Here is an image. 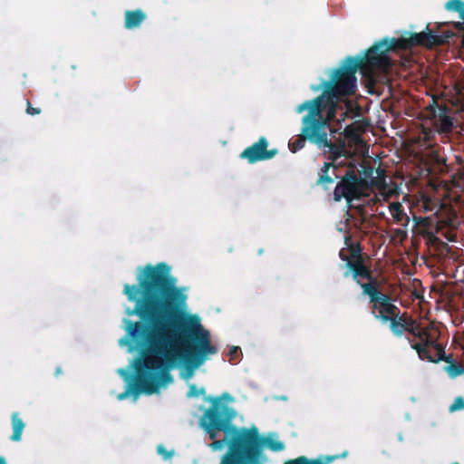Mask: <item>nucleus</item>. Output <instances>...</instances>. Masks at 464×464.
<instances>
[{
  "label": "nucleus",
  "mask_w": 464,
  "mask_h": 464,
  "mask_svg": "<svg viewBox=\"0 0 464 464\" xmlns=\"http://www.w3.org/2000/svg\"><path fill=\"white\" fill-rule=\"evenodd\" d=\"M435 133L433 130L428 128H422L419 138L418 142L420 146H423L424 149L428 148L429 144H437L436 142H433Z\"/></svg>",
  "instance_id": "nucleus-23"
},
{
  "label": "nucleus",
  "mask_w": 464,
  "mask_h": 464,
  "mask_svg": "<svg viewBox=\"0 0 464 464\" xmlns=\"http://www.w3.org/2000/svg\"><path fill=\"white\" fill-rule=\"evenodd\" d=\"M147 15L141 9L128 10L124 15V27L134 29L140 26Z\"/></svg>",
  "instance_id": "nucleus-16"
},
{
  "label": "nucleus",
  "mask_w": 464,
  "mask_h": 464,
  "mask_svg": "<svg viewBox=\"0 0 464 464\" xmlns=\"http://www.w3.org/2000/svg\"><path fill=\"white\" fill-rule=\"evenodd\" d=\"M349 250L351 261L343 265V267L346 268V271L343 273L344 277H348L351 274L354 273V266H367L364 262L362 247L359 244L351 245Z\"/></svg>",
  "instance_id": "nucleus-13"
},
{
  "label": "nucleus",
  "mask_w": 464,
  "mask_h": 464,
  "mask_svg": "<svg viewBox=\"0 0 464 464\" xmlns=\"http://www.w3.org/2000/svg\"><path fill=\"white\" fill-rule=\"evenodd\" d=\"M456 160H457V161H458V162H459V163H461V162H462V160H460V158H459V156H457V157H456Z\"/></svg>",
  "instance_id": "nucleus-38"
},
{
  "label": "nucleus",
  "mask_w": 464,
  "mask_h": 464,
  "mask_svg": "<svg viewBox=\"0 0 464 464\" xmlns=\"http://www.w3.org/2000/svg\"><path fill=\"white\" fill-rule=\"evenodd\" d=\"M409 329L406 332L413 336V340L408 337L411 346L415 350L420 360L430 359L427 356V351L439 340L440 333L437 329L422 328L417 325L411 319L408 321Z\"/></svg>",
  "instance_id": "nucleus-7"
},
{
  "label": "nucleus",
  "mask_w": 464,
  "mask_h": 464,
  "mask_svg": "<svg viewBox=\"0 0 464 464\" xmlns=\"http://www.w3.org/2000/svg\"><path fill=\"white\" fill-rule=\"evenodd\" d=\"M304 132L308 140L316 144L319 148H328L331 159H336L345 154V145L343 141L333 143L328 140L327 130H331L330 124L322 113L308 112L304 118Z\"/></svg>",
  "instance_id": "nucleus-6"
},
{
  "label": "nucleus",
  "mask_w": 464,
  "mask_h": 464,
  "mask_svg": "<svg viewBox=\"0 0 464 464\" xmlns=\"http://www.w3.org/2000/svg\"><path fill=\"white\" fill-rule=\"evenodd\" d=\"M339 257L341 260L344 261L345 263H348V261H351L350 256L345 253L344 249H342L339 252Z\"/></svg>",
  "instance_id": "nucleus-34"
},
{
  "label": "nucleus",
  "mask_w": 464,
  "mask_h": 464,
  "mask_svg": "<svg viewBox=\"0 0 464 464\" xmlns=\"http://www.w3.org/2000/svg\"><path fill=\"white\" fill-rule=\"evenodd\" d=\"M371 311L373 317L382 323H388L392 316H398L401 313L392 302V298L387 294L376 296L375 300H370Z\"/></svg>",
  "instance_id": "nucleus-10"
},
{
  "label": "nucleus",
  "mask_w": 464,
  "mask_h": 464,
  "mask_svg": "<svg viewBox=\"0 0 464 464\" xmlns=\"http://www.w3.org/2000/svg\"><path fill=\"white\" fill-rule=\"evenodd\" d=\"M424 158L430 171L440 174L448 172V160L444 149L439 144H429L428 148H425Z\"/></svg>",
  "instance_id": "nucleus-12"
},
{
  "label": "nucleus",
  "mask_w": 464,
  "mask_h": 464,
  "mask_svg": "<svg viewBox=\"0 0 464 464\" xmlns=\"http://www.w3.org/2000/svg\"><path fill=\"white\" fill-rule=\"evenodd\" d=\"M223 420H212V430H224L227 433H234L229 454L223 464H260L263 459V447L266 445L273 451L285 449L283 442L271 438H263L256 427L238 429L232 423L233 412L227 410Z\"/></svg>",
  "instance_id": "nucleus-3"
},
{
  "label": "nucleus",
  "mask_w": 464,
  "mask_h": 464,
  "mask_svg": "<svg viewBox=\"0 0 464 464\" xmlns=\"http://www.w3.org/2000/svg\"><path fill=\"white\" fill-rule=\"evenodd\" d=\"M11 426L13 433L10 440L13 441H20L22 439L23 431L25 428V422L20 417L19 412H13L11 415Z\"/></svg>",
  "instance_id": "nucleus-18"
},
{
  "label": "nucleus",
  "mask_w": 464,
  "mask_h": 464,
  "mask_svg": "<svg viewBox=\"0 0 464 464\" xmlns=\"http://www.w3.org/2000/svg\"><path fill=\"white\" fill-rule=\"evenodd\" d=\"M454 126L453 118L443 112L440 113L436 122L437 131L442 135V140L449 139L448 134L451 132Z\"/></svg>",
  "instance_id": "nucleus-17"
},
{
  "label": "nucleus",
  "mask_w": 464,
  "mask_h": 464,
  "mask_svg": "<svg viewBox=\"0 0 464 464\" xmlns=\"http://www.w3.org/2000/svg\"><path fill=\"white\" fill-rule=\"evenodd\" d=\"M463 42H464V36H463Z\"/></svg>",
  "instance_id": "nucleus-40"
},
{
  "label": "nucleus",
  "mask_w": 464,
  "mask_h": 464,
  "mask_svg": "<svg viewBox=\"0 0 464 464\" xmlns=\"http://www.w3.org/2000/svg\"><path fill=\"white\" fill-rule=\"evenodd\" d=\"M353 279L362 287V294L368 295L369 300H375L376 296L383 293L379 288V280L372 275L368 266H354V273L351 274Z\"/></svg>",
  "instance_id": "nucleus-9"
},
{
  "label": "nucleus",
  "mask_w": 464,
  "mask_h": 464,
  "mask_svg": "<svg viewBox=\"0 0 464 464\" xmlns=\"http://www.w3.org/2000/svg\"><path fill=\"white\" fill-rule=\"evenodd\" d=\"M308 140V137H306L304 135V126L302 127V135L296 139L295 140L292 141V142H289V150L292 151V152H296L297 150H301L304 148V144H305V140Z\"/></svg>",
  "instance_id": "nucleus-26"
},
{
  "label": "nucleus",
  "mask_w": 464,
  "mask_h": 464,
  "mask_svg": "<svg viewBox=\"0 0 464 464\" xmlns=\"http://www.w3.org/2000/svg\"><path fill=\"white\" fill-rule=\"evenodd\" d=\"M205 390L204 388L198 390L195 384H191L189 386V390L188 392V397H197L199 394H204Z\"/></svg>",
  "instance_id": "nucleus-30"
},
{
  "label": "nucleus",
  "mask_w": 464,
  "mask_h": 464,
  "mask_svg": "<svg viewBox=\"0 0 464 464\" xmlns=\"http://www.w3.org/2000/svg\"><path fill=\"white\" fill-rule=\"evenodd\" d=\"M61 372H62V371H61V367H57V368H56V371H55V374H56V375H58V374H60V373H61Z\"/></svg>",
  "instance_id": "nucleus-37"
},
{
  "label": "nucleus",
  "mask_w": 464,
  "mask_h": 464,
  "mask_svg": "<svg viewBox=\"0 0 464 464\" xmlns=\"http://www.w3.org/2000/svg\"><path fill=\"white\" fill-rule=\"evenodd\" d=\"M427 356H429L430 359L425 360L430 362L437 363L440 361H444L449 364L454 362L450 355H446L444 347L438 341L427 351Z\"/></svg>",
  "instance_id": "nucleus-14"
},
{
  "label": "nucleus",
  "mask_w": 464,
  "mask_h": 464,
  "mask_svg": "<svg viewBox=\"0 0 464 464\" xmlns=\"http://www.w3.org/2000/svg\"><path fill=\"white\" fill-rule=\"evenodd\" d=\"M239 353H240L239 347L232 346L229 349L228 353H227V355L229 356V361L230 362L237 361L238 357H239Z\"/></svg>",
  "instance_id": "nucleus-29"
},
{
  "label": "nucleus",
  "mask_w": 464,
  "mask_h": 464,
  "mask_svg": "<svg viewBox=\"0 0 464 464\" xmlns=\"http://www.w3.org/2000/svg\"><path fill=\"white\" fill-rule=\"evenodd\" d=\"M284 464H327L318 459H310L305 456H300L294 459L286 460Z\"/></svg>",
  "instance_id": "nucleus-25"
},
{
  "label": "nucleus",
  "mask_w": 464,
  "mask_h": 464,
  "mask_svg": "<svg viewBox=\"0 0 464 464\" xmlns=\"http://www.w3.org/2000/svg\"><path fill=\"white\" fill-rule=\"evenodd\" d=\"M462 20H463L462 22H455L453 24V26L455 29L464 32V19H462Z\"/></svg>",
  "instance_id": "nucleus-35"
},
{
  "label": "nucleus",
  "mask_w": 464,
  "mask_h": 464,
  "mask_svg": "<svg viewBox=\"0 0 464 464\" xmlns=\"http://www.w3.org/2000/svg\"><path fill=\"white\" fill-rule=\"evenodd\" d=\"M222 398L230 400L231 396L228 393H224L222 397L208 398V401H211V406L208 410H206L200 420L201 428L206 431V433L208 434L209 439L213 440L209 445L213 450H221L226 445H228V450L223 456L220 464H223L225 458L230 452L234 433H227V431H225L224 430L214 429L211 430V422H213V420L218 421L223 420L225 416L224 414L227 413V410L232 411L233 419L236 417V411L232 407H229L226 403L222 402Z\"/></svg>",
  "instance_id": "nucleus-5"
},
{
  "label": "nucleus",
  "mask_w": 464,
  "mask_h": 464,
  "mask_svg": "<svg viewBox=\"0 0 464 464\" xmlns=\"http://www.w3.org/2000/svg\"><path fill=\"white\" fill-rule=\"evenodd\" d=\"M445 8L450 12H457L461 19H464V2L462 0H449Z\"/></svg>",
  "instance_id": "nucleus-24"
},
{
  "label": "nucleus",
  "mask_w": 464,
  "mask_h": 464,
  "mask_svg": "<svg viewBox=\"0 0 464 464\" xmlns=\"http://www.w3.org/2000/svg\"><path fill=\"white\" fill-rule=\"evenodd\" d=\"M450 37L451 34L450 33L436 34L427 26L426 31L411 34L408 38L384 37L374 43L372 46V53H375L377 57L383 55L387 59V63H385V71H387L392 65V59L389 55L391 51L408 50L415 46L431 48L444 44Z\"/></svg>",
  "instance_id": "nucleus-4"
},
{
  "label": "nucleus",
  "mask_w": 464,
  "mask_h": 464,
  "mask_svg": "<svg viewBox=\"0 0 464 464\" xmlns=\"http://www.w3.org/2000/svg\"><path fill=\"white\" fill-rule=\"evenodd\" d=\"M363 196L362 180L353 170H348L334 190L335 201L345 198L348 204H351L353 200L361 199Z\"/></svg>",
  "instance_id": "nucleus-8"
},
{
  "label": "nucleus",
  "mask_w": 464,
  "mask_h": 464,
  "mask_svg": "<svg viewBox=\"0 0 464 464\" xmlns=\"http://www.w3.org/2000/svg\"><path fill=\"white\" fill-rule=\"evenodd\" d=\"M333 166L332 163L324 162L319 172V177L316 181L317 185L322 186L327 189L329 184L334 183V179L328 174L329 169Z\"/></svg>",
  "instance_id": "nucleus-21"
},
{
  "label": "nucleus",
  "mask_w": 464,
  "mask_h": 464,
  "mask_svg": "<svg viewBox=\"0 0 464 464\" xmlns=\"http://www.w3.org/2000/svg\"><path fill=\"white\" fill-rule=\"evenodd\" d=\"M121 374H124V373H125L124 370H121Z\"/></svg>",
  "instance_id": "nucleus-39"
},
{
  "label": "nucleus",
  "mask_w": 464,
  "mask_h": 464,
  "mask_svg": "<svg viewBox=\"0 0 464 464\" xmlns=\"http://www.w3.org/2000/svg\"><path fill=\"white\" fill-rule=\"evenodd\" d=\"M157 452L164 459H169L173 455V451H168L163 445L158 446Z\"/></svg>",
  "instance_id": "nucleus-32"
},
{
  "label": "nucleus",
  "mask_w": 464,
  "mask_h": 464,
  "mask_svg": "<svg viewBox=\"0 0 464 464\" xmlns=\"http://www.w3.org/2000/svg\"><path fill=\"white\" fill-rule=\"evenodd\" d=\"M464 410V399L461 396L456 397L452 404L450 406L449 411L454 412L457 411Z\"/></svg>",
  "instance_id": "nucleus-28"
},
{
  "label": "nucleus",
  "mask_w": 464,
  "mask_h": 464,
  "mask_svg": "<svg viewBox=\"0 0 464 464\" xmlns=\"http://www.w3.org/2000/svg\"><path fill=\"white\" fill-rule=\"evenodd\" d=\"M267 146L268 141L266 138L262 136L256 142L246 148L241 152L240 158L246 160L250 164L256 163L257 161L270 160L277 154V150H267Z\"/></svg>",
  "instance_id": "nucleus-11"
},
{
  "label": "nucleus",
  "mask_w": 464,
  "mask_h": 464,
  "mask_svg": "<svg viewBox=\"0 0 464 464\" xmlns=\"http://www.w3.org/2000/svg\"><path fill=\"white\" fill-rule=\"evenodd\" d=\"M390 211L394 220L402 226H407L410 222V217L404 211L402 205L400 202H393L390 205Z\"/></svg>",
  "instance_id": "nucleus-20"
},
{
  "label": "nucleus",
  "mask_w": 464,
  "mask_h": 464,
  "mask_svg": "<svg viewBox=\"0 0 464 464\" xmlns=\"http://www.w3.org/2000/svg\"><path fill=\"white\" fill-rule=\"evenodd\" d=\"M0 464H6L5 459L3 456H0Z\"/></svg>",
  "instance_id": "nucleus-36"
},
{
  "label": "nucleus",
  "mask_w": 464,
  "mask_h": 464,
  "mask_svg": "<svg viewBox=\"0 0 464 464\" xmlns=\"http://www.w3.org/2000/svg\"><path fill=\"white\" fill-rule=\"evenodd\" d=\"M387 59L383 55L376 56L372 53V46L363 56H348L342 64L333 71L329 81L322 84L312 86V90L323 92L318 97L299 104L296 112L301 113L305 110L308 112L322 113V111L329 107L328 114L334 116V111L338 99L353 95L357 90L356 72L358 70L366 76L372 77L375 70L385 71Z\"/></svg>",
  "instance_id": "nucleus-2"
},
{
  "label": "nucleus",
  "mask_w": 464,
  "mask_h": 464,
  "mask_svg": "<svg viewBox=\"0 0 464 464\" xmlns=\"http://www.w3.org/2000/svg\"><path fill=\"white\" fill-rule=\"evenodd\" d=\"M445 369L450 378H455L464 373V365L457 362H451Z\"/></svg>",
  "instance_id": "nucleus-27"
},
{
  "label": "nucleus",
  "mask_w": 464,
  "mask_h": 464,
  "mask_svg": "<svg viewBox=\"0 0 464 464\" xmlns=\"http://www.w3.org/2000/svg\"><path fill=\"white\" fill-rule=\"evenodd\" d=\"M374 173H376V177L372 179V185L382 190L383 193H386L387 184L385 170L381 168H377L375 169Z\"/></svg>",
  "instance_id": "nucleus-22"
},
{
  "label": "nucleus",
  "mask_w": 464,
  "mask_h": 464,
  "mask_svg": "<svg viewBox=\"0 0 464 464\" xmlns=\"http://www.w3.org/2000/svg\"><path fill=\"white\" fill-rule=\"evenodd\" d=\"M408 319L403 316H392L390 323V328L392 334L398 337H401L406 330L409 329Z\"/></svg>",
  "instance_id": "nucleus-19"
},
{
  "label": "nucleus",
  "mask_w": 464,
  "mask_h": 464,
  "mask_svg": "<svg viewBox=\"0 0 464 464\" xmlns=\"http://www.w3.org/2000/svg\"><path fill=\"white\" fill-rule=\"evenodd\" d=\"M136 285H124L123 294L130 302L128 315L141 321L126 320V333L140 348L134 360L136 376L125 392L118 395L124 400L130 393L153 394L173 382L170 371L183 364L191 376L193 371L218 353L211 343L210 334L197 315H186L188 295L184 287L177 286L171 266L165 262L147 264L137 270Z\"/></svg>",
  "instance_id": "nucleus-1"
},
{
  "label": "nucleus",
  "mask_w": 464,
  "mask_h": 464,
  "mask_svg": "<svg viewBox=\"0 0 464 464\" xmlns=\"http://www.w3.org/2000/svg\"><path fill=\"white\" fill-rule=\"evenodd\" d=\"M374 170H375V169H373L372 167H368V168L364 169L363 173L366 178H370L372 179V178H374L373 177Z\"/></svg>",
  "instance_id": "nucleus-33"
},
{
  "label": "nucleus",
  "mask_w": 464,
  "mask_h": 464,
  "mask_svg": "<svg viewBox=\"0 0 464 464\" xmlns=\"http://www.w3.org/2000/svg\"><path fill=\"white\" fill-rule=\"evenodd\" d=\"M26 113L32 116L38 115L41 113V109L34 108L32 106L31 102L27 100L26 102Z\"/></svg>",
  "instance_id": "nucleus-31"
},
{
  "label": "nucleus",
  "mask_w": 464,
  "mask_h": 464,
  "mask_svg": "<svg viewBox=\"0 0 464 464\" xmlns=\"http://www.w3.org/2000/svg\"><path fill=\"white\" fill-rule=\"evenodd\" d=\"M412 220L415 223V226L420 227V232L428 238L431 239H437V237L434 236V233L430 230L431 227L434 225V220L436 218L434 217H420L413 215Z\"/></svg>",
  "instance_id": "nucleus-15"
}]
</instances>
